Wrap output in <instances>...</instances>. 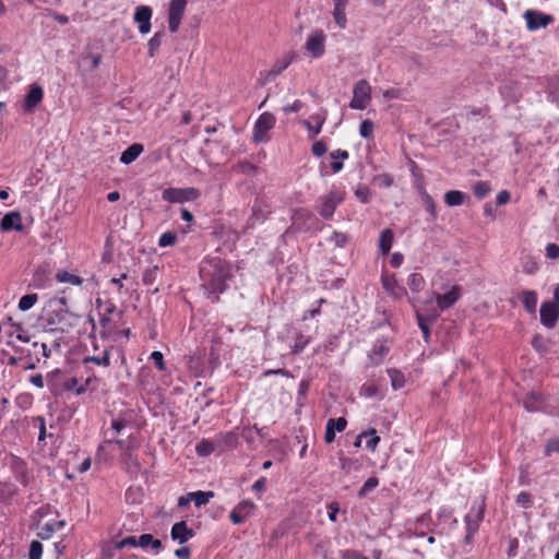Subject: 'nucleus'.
<instances>
[{
	"label": "nucleus",
	"instance_id": "nucleus-13",
	"mask_svg": "<svg viewBox=\"0 0 559 559\" xmlns=\"http://www.w3.org/2000/svg\"><path fill=\"white\" fill-rule=\"evenodd\" d=\"M255 506L250 500L239 502L230 512L229 519L234 524H241L252 514Z\"/></svg>",
	"mask_w": 559,
	"mask_h": 559
},
{
	"label": "nucleus",
	"instance_id": "nucleus-36",
	"mask_svg": "<svg viewBox=\"0 0 559 559\" xmlns=\"http://www.w3.org/2000/svg\"><path fill=\"white\" fill-rule=\"evenodd\" d=\"M388 373L391 379V385L394 390H400L405 385V377L401 371L396 369H389Z\"/></svg>",
	"mask_w": 559,
	"mask_h": 559
},
{
	"label": "nucleus",
	"instance_id": "nucleus-30",
	"mask_svg": "<svg viewBox=\"0 0 559 559\" xmlns=\"http://www.w3.org/2000/svg\"><path fill=\"white\" fill-rule=\"evenodd\" d=\"M151 546L154 550L159 551L162 549V542L155 539L151 534H142L139 536V547L147 548Z\"/></svg>",
	"mask_w": 559,
	"mask_h": 559
},
{
	"label": "nucleus",
	"instance_id": "nucleus-48",
	"mask_svg": "<svg viewBox=\"0 0 559 559\" xmlns=\"http://www.w3.org/2000/svg\"><path fill=\"white\" fill-rule=\"evenodd\" d=\"M310 340H311L310 336L299 335L296 338V342L292 347V352L294 354L301 353L306 348V346L310 343Z\"/></svg>",
	"mask_w": 559,
	"mask_h": 559
},
{
	"label": "nucleus",
	"instance_id": "nucleus-44",
	"mask_svg": "<svg viewBox=\"0 0 559 559\" xmlns=\"http://www.w3.org/2000/svg\"><path fill=\"white\" fill-rule=\"evenodd\" d=\"M57 531L56 524L51 522L45 523L43 526H40L38 532V537L41 539H49L53 532Z\"/></svg>",
	"mask_w": 559,
	"mask_h": 559
},
{
	"label": "nucleus",
	"instance_id": "nucleus-32",
	"mask_svg": "<svg viewBox=\"0 0 559 559\" xmlns=\"http://www.w3.org/2000/svg\"><path fill=\"white\" fill-rule=\"evenodd\" d=\"M215 443L206 439L201 440L195 447V451L200 456H209L215 451Z\"/></svg>",
	"mask_w": 559,
	"mask_h": 559
},
{
	"label": "nucleus",
	"instance_id": "nucleus-60",
	"mask_svg": "<svg viewBox=\"0 0 559 559\" xmlns=\"http://www.w3.org/2000/svg\"><path fill=\"white\" fill-rule=\"evenodd\" d=\"M326 151L328 148L323 141H317L312 144L311 152L317 157L323 156Z\"/></svg>",
	"mask_w": 559,
	"mask_h": 559
},
{
	"label": "nucleus",
	"instance_id": "nucleus-56",
	"mask_svg": "<svg viewBox=\"0 0 559 559\" xmlns=\"http://www.w3.org/2000/svg\"><path fill=\"white\" fill-rule=\"evenodd\" d=\"M423 200L426 211L435 218L437 216V210L432 198L429 194L425 193L423 195Z\"/></svg>",
	"mask_w": 559,
	"mask_h": 559
},
{
	"label": "nucleus",
	"instance_id": "nucleus-64",
	"mask_svg": "<svg viewBox=\"0 0 559 559\" xmlns=\"http://www.w3.org/2000/svg\"><path fill=\"white\" fill-rule=\"evenodd\" d=\"M329 508V519L332 522H335L337 519V513L340 512L338 503L337 502H331L328 506Z\"/></svg>",
	"mask_w": 559,
	"mask_h": 559
},
{
	"label": "nucleus",
	"instance_id": "nucleus-63",
	"mask_svg": "<svg viewBox=\"0 0 559 559\" xmlns=\"http://www.w3.org/2000/svg\"><path fill=\"white\" fill-rule=\"evenodd\" d=\"M330 156L334 160H341V159L344 160L349 157V154L347 151L338 148V150L331 152Z\"/></svg>",
	"mask_w": 559,
	"mask_h": 559
},
{
	"label": "nucleus",
	"instance_id": "nucleus-35",
	"mask_svg": "<svg viewBox=\"0 0 559 559\" xmlns=\"http://www.w3.org/2000/svg\"><path fill=\"white\" fill-rule=\"evenodd\" d=\"M407 285L409 286L411 290L418 293L424 288L425 280L421 274L412 273L407 278Z\"/></svg>",
	"mask_w": 559,
	"mask_h": 559
},
{
	"label": "nucleus",
	"instance_id": "nucleus-23",
	"mask_svg": "<svg viewBox=\"0 0 559 559\" xmlns=\"http://www.w3.org/2000/svg\"><path fill=\"white\" fill-rule=\"evenodd\" d=\"M390 346L386 341H377L369 354V358L373 365L382 362L383 358L388 355Z\"/></svg>",
	"mask_w": 559,
	"mask_h": 559
},
{
	"label": "nucleus",
	"instance_id": "nucleus-12",
	"mask_svg": "<svg viewBox=\"0 0 559 559\" xmlns=\"http://www.w3.org/2000/svg\"><path fill=\"white\" fill-rule=\"evenodd\" d=\"M153 15V10L148 5H139L135 8V12L133 15V20L139 24V32L143 35L150 33L151 31V19Z\"/></svg>",
	"mask_w": 559,
	"mask_h": 559
},
{
	"label": "nucleus",
	"instance_id": "nucleus-43",
	"mask_svg": "<svg viewBox=\"0 0 559 559\" xmlns=\"http://www.w3.org/2000/svg\"><path fill=\"white\" fill-rule=\"evenodd\" d=\"M490 190V186L485 181H477L473 186V193L477 199H484Z\"/></svg>",
	"mask_w": 559,
	"mask_h": 559
},
{
	"label": "nucleus",
	"instance_id": "nucleus-50",
	"mask_svg": "<svg viewBox=\"0 0 559 559\" xmlns=\"http://www.w3.org/2000/svg\"><path fill=\"white\" fill-rule=\"evenodd\" d=\"M43 555V545L38 540H33L29 545V559H40Z\"/></svg>",
	"mask_w": 559,
	"mask_h": 559
},
{
	"label": "nucleus",
	"instance_id": "nucleus-37",
	"mask_svg": "<svg viewBox=\"0 0 559 559\" xmlns=\"http://www.w3.org/2000/svg\"><path fill=\"white\" fill-rule=\"evenodd\" d=\"M333 19L336 25L344 29L347 26L346 8L333 7L332 11Z\"/></svg>",
	"mask_w": 559,
	"mask_h": 559
},
{
	"label": "nucleus",
	"instance_id": "nucleus-10",
	"mask_svg": "<svg viewBox=\"0 0 559 559\" xmlns=\"http://www.w3.org/2000/svg\"><path fill=\"white\" fill-rule=\"evenodd\" d=\"M524 19L530 31H537L539 28L546 27L554 21L551 15H547L534 10H526L524 12Z\"/></svg>",
	"mask_w": 559,
	"mask_h": 559
},
{
	"label": "nucleus",
	"instance_id": "nucleus-49",
	"mask_svg": "<svg viewBox=\"0 0 559 559\" xmlns=\"http://www.w3.org/2000/svg\"><path fill=\"white\" fill-rule=\"evenodd\" d=\"M373 133V123L370 120H364L359 127V134L364 139H369Z\"/></svg>",
	"mask_w": 559,
	"mask_h": 559
},
{
	"label": "nucleus",
	"instance_id": "nucleus-62",
	"mask_svg": "<svg viewBox=\"0 0 559 559\" xmlns=\"http://www.w3.org/2000/svg\"><path fill=\"white\" fill-rule=\"evenodd\" d=\"M510 192L507 191V190H502L498 193L497 195V199H496V202H497V205H504L507 204L509 201H510Z\"/></svg>",
	"mask_w": 559,
	"mask_h": 559
},
{
	"label": "nucleus",
	"instance_id": "nucleus-29",
	"mask_svg": "<svg viewBox=\"0 0 559 559\" xmlns=\"http://www.w3.org/2000/svg\"><path fill=\"white\" fill-rule=\"evenodd\" d=\"M189 497L192 498L195 507L200 508L210 502V500L214 497L213 491H194L189 492Z\"/></svg>",
	"mask_w": 559,
	"mask_h": 559
},
{
	"label": "nucleus",
	"instance_id": "nucleus-17",
	"mask_svg": "<svg viewBox=\"0 0 559 559\" xmlns=\"http://www.w3.org/2000/svg\"><path fill=\"white\" fill-rule=\"evenodd\" d=\"M461 297V292L457 286H453L449 292L445 294H436L435 298L438 305V308L441 311H444L452 307Z\"/></svg>",
	"mask_w": 559,
	"mask_h": 559
},
{
	"label": "nucleus",
	"instance_id": "nucleus-34",
	"mask_svg": "<svg viewBox=\"0 0 559 559\" xmlns=\"http://www.w3.org/2000/svg\"><path fill=\"white\" fill-rule=\"evenodd\" d=\"M417 317V321H418V326L419 329L421 330L423 334H424V337L426 340V342L429 341V337H430V330H429V326H430V323L436 319L435 317L432 318H429V317H425L420 313L417 312L416 314Z\"/></svg>",
	"mask_w": 559,
	"mask_h": 559
},
{
	"label": "nucleus",
	"instance_id": "nucleus-19",
	"mask_svg": "<svg viewBox=\"0 0 559 559\" xmlns=\"http://www.w3.org/2000/svg\"><path fill=\"white\" fill-rule=\"evenodd\" d=\"M347 421L344 417L337 419H329L326 423L324 440L326 443H332L335 440V432H342L345 430Z\"/></svg>",
	"mask_w": 559,
	"mask_h": 559
},
{
	"label": "nucleus",
	"instance_id": "nucleus-18",
	"mask_svg": "<svg viewBox=\"0 0 559 559\" xmlns=\"http://www.w3.org/2000/svg\"><path fill=\"white\" fill-rule=\"evenodd\" d=\"M313 219L314 215L305 209L296 210L292 216L293 226H295L298 230L309 229Z\"/></svg>",
	"mask_w": 559,
	"mask_h": 559
},
{
	"label": "nucleus",
	"instance_id": "nucleus-2",
	"mask_svg": "<svg viewBox=\"0 0 559 559\" xmlns=\"http://www.w3.org/2000/svg\"><path fill=\"white\" fill-rule=\"evenodd\" d=\"M200 197V191L195 188H167L163 191L162 198L169 203H183L195 201Z\"/></svg>",
	"mask_w": 559,
	"mask_h": 559
},
{
	"label": "nucleus",
	"instance_id": "nucleus-41",
	"mask_svg": "<svg viewBox=\"0 0 559 559\" xmlns=\"http://www.w3.org/2000/svg\"><path fill=\"white\" fill-rule=\"evenodd\" d=\"M547 91L551 100L559 102V75L549 79Z\"/></svg>",
	"mask_w": 559,
	"mask_h": 559
},
{
	"label": "nucleus",
	"instance_id": "nucleus-57",
	"mask_svg": "<svg viewBox=\"0 0 559 559\" xmlns=\"http://www.w3.org/2000/svg\"><path fill=\"white\" fill-rule=\"evenodd\" d=\"M551 453H559V437L548 440L545 445V455L549 456Z\"/></svg>",
	"mask_w": 559,
	"mask_h": 559
},
{
	"label": "nucleus",
	"instance_id": "nucleus-52",
	"mask_svg": "<svg viewBox=\"0 0 559 559\" xmlns=\"http://www.w3.org/2000/svg\"><path fill=\"white\" fill-rule=\"evenodd\" d=\"M124 547H139V537L136 536H128L116 544L117 549H121Z\"/></svg>",
	"mask_w": 559,
	"mask_h": 559
},
{
	"label": "nucleus",
	"instance_id": "nucleus-6",
	"mask_svg": "<svg viewBox=\"0 0 559 559\" xmlns=\"http://www.w3.org/2000/svg\"><path fill=\"white\" fill-rule=\"evenodd\" d=\"M275 126V117L271 112L260 115L253 128V141L262 143L267 140V132Z\"/></svg>",
	"mask_w": 559,
	"mask_h": 559
},
{
	"label": "nucleus",
	"instance_id": "nucleus-20",
	"mask_svg": "<svg viewBox=\"0 0 559 559\" xmlns=\"http://www.w3.org/2000/svg\"><path fill=\"white\" fill-rule=\"evenodd\" d=\"M0 227L4 231L9 230H23L22 217L19 212H10L3 216L0 223Z\"/></svg>",
	"mask_w": 559,
	"mask_h": 559
},
{
	"label": "nucleus",
	"instance_id": "nucleus-28",
	"mask_svg": "<svg viewBox=\"0 0 559 559\" xmlns=\"http://www.w3.org/2000/svg\"><path fill=\"white\" fill-rule=\"evenodd\" d=\"M238 437L234 432H227L218 438L219 450H228L237 447Z\"/></svg>",
	"mask_w": 559,
	"mask_h": 559
},
{
	"label": "nucleus",
	"instance_id": "nucleus-40",
	"mask_svg": "<svg viewBox=\"0 0 559 559\" xmlns=\"http://www.w3.org/2000/svg\"><path fill=\"white\" fill-rule=\"evenodd\" d=\"M362 437H369V439L366 442V447L369 450L374 451L376 448L378 447L379 442H380V437L377 436V431L374 429H370L368 431H364V432L360 433L359 439L362 438Z\"/></svg>",
	"mask_w": 559,
	"mask_h": 559
},
{
	"label": "nucleus",
	"instance_id": "nucleus-54",
	"mask_svg": "<svg viewBox=\"0 0 559 559\" xmlns=\"http://www.w3.org/2000/svg\"><path fill=\"white\" fill-rule=\"evenodd\" d=\"M378 393H379V389L373 383H365L360 388V394L364 395L365 397H373V396H377Z\"/></svg>",
	"mask_w": 559,
	"mask_h": 559
},
{
	"label": "nucleus",
	"instance_id": "nucleus-55",
	"mask_svg": "<svg viewBox=\"0 0 559 559\" xmlns=\"http://www.w3.org/2000/svg\"><path fill=\"white\" fill-rule=\"evenodd\" d=\"M355 195L360 200L362 203H368L370 200V189L366 186H360L356 189Z\"/></svg>",
	"mask_w": 559,
	"mask_h": 559
},
{
	"label": "nucleus",
	"instance_id": "nucleus-16",
	"mask_svg": "<svg viewBox=\"0 0 559 559\" xmlns=\"http://www.w3.org/2000/svg\"><path fill=\"white\" fill-rule=\"evenodd\" d=\"M44 97V91L39 85H32L28 90L24 102H23V110L25 112H33L34 109L41 103Z\"/></svg>",
	"mask_w": 559,
	"mask_h": 559
},
{
	"label": "nucleus",
	"instance_id": "nucleus-21",
	"mask_svg": "<svg viewBox=\"0 0 559 559\" xmlns=\"http://www.w3.org/2000/svg\"><path fill=\"white\" fill-rule=\"evenodd\" d=\"M325 120L326 111H324L323 114L312 115L309 120L304 121V124L309 132V139H313L321 132L322 126L324 124Z\"/></svg>",
	"mask_w": 559,
	"mask_h": 559
},
{
	"label": "nucleus",
	"instance_id": "nucleus-42",
	"mask_svg": "<svg viewBox=\"0 0 559 559\" xmlns=\"http://www.w3.org/2000/svg\"><path fill=\"white\" fill-rule=\"evenodd\" d=\"M38 300L37 294H27L23 296L19 301V309L21 311L29 310Z\"/></svg>",
	"mask_w": 559,
	"mask_h": 559
},
{
	"label": "nucleus",
	"instance_id": "nucleus-38",
	"mask_svg": "<svg viewBox=\"0 0 559 559\" xmlns=\"http://www.w3.org/2000/svg\"><path fill=\"white\" fill-rule=\"evenodd\" d=\"M84 362H94L98 366L108 367L110 365V353L106 349L100 356L85 357Z\"/></svg>",
	"mask_w": 559,
	"mask_h": 559
},
{
	"label": "nucleus",
	"instance_id": "nucleus-46",
	"mask_svg": "<svg viewBox=\"0 0 559 559\" xmlns=\"http://www.w3.org/2000/svg\"><path fill=\"white\" fill-rule=\"evenodd\" d=\"M373 182L380 188H389L393 183V177L389 174H380L373 177Z\"/></svg>",
	"mask_w": 559,
	"mask_h": 559
},
{
	"label": "nucleus",
	"instance_id": "nucleus-3",
	"mask_svg": "<svg viewBox=\"0 0 559 559\" xmlns=\"http://www.w3.org/2000/svg\"><path fill=\"white\" fill-rule=\"evenodd\" d=\"M371 99V86L367 80H359L353 90V98L349 103L352 109L364 110Z\"/></svg>",
	"mask_w": 559,
	"mask_h": 559
},
{
	"label": "nucleus",
	"instance_id": "nucleus-61",
	"mask_svg": "<svg viewBox=\"0 0 559 559\" xmlns=\"http://www.w3.org/2000/svg\"><path fill=\"white\" fill-rule=\"evenodd\" d=\"M547 258L555 260L559 258V246L557 243H548L546 247Z\"/></svg>",
	"mask_w": 559,
	"mask_h": 559
},
{
	"label": "nucleus",
	"instance_id": "nucleus-15",
	"mask_svg": "<svg viewBox=\"0 0 559 559\" xmlns=\"http://www.w3.org/2000/svg\"><path fill=\"white\" fill-rule=\"evenodd\" d=\"M485 503L481 501L478 506L474 504L465 516L466 531L477 532L480 522L484 519Z\"/></svg>",
	"mask_w": 559,
	"mask_h": 559
},
{
	"label": "nucleus",
	"instance_id": "nucleus-8",
	"mask_svg": "<svg viewBox=\"0 0 559 559\" xmlns=\"http://www.w3.org/2000/svg\"><path fill=\"white\" fill-rule=\"evenodd\" d=\"M187 0H170L168 10V28L171 33H176L179 29Z\"/></svg>",
	"mask_w": 559,
	"mask_h": 559
},
{
	"label": "nucleus",
	"instance_id": "nucleus-26",
	"mask_svg": "<svg viewBox=\"0 0 559 559\" xmlns=\"http://www.w3.org/2000/svg\"><path fill=\"white\" fill-rule=\"evenodd\" d=\"M142 152L143 146L141 144H132L126 151L122 152L120 156V162L124 165L131 164L140 156Z\"/></svg>",
	"mask_w": 559,
	"mask_h": 559
},
{
	"label": "nucleus",
	"instance_id": "nucleus-51",
	"mask_svg": "<svg viewBox=\"0 0 559 559\" xmlns=\"http://www.w3.org/2000/svg\"><path fill=\"white\" fill-rule=\"evenodd\" d=\"M348 237L346 234L341 231H334L330 237V241L333 242L336 247L343 248L347 243Z\"/></svg>",
	"mask_w": 559,
	"mask_h": 559
},
{
	"label": "nucleus",
	"instance_id": "nucleus-5",
	"mask_svg": "<svg viewBox=\"0 0 559 559\" xmlns=\"http://www.w3.org/2000/svg\"><path fill=\"white\" fill-rule=\"evenodd\" d=\"M71 317L73 314L64 308L50 311L47 317L49 330L64 332L72 326V323L69 321Z\"/></svg>",
	"mask_w": 559,
	"mask_h": 559
},
{
	"label": "nucleus",
	"instance_id": "nucleus-25",
	"mask_svg": "<svg viewBox=\"0 0 559 559\" xmlns=\"http://www.w3.org/2000/svg\"><path fill=\"white\" fill-rule=\"evenodd\" d=\"M394 235L393 231L389 228H385L381 231L379 238V250L383 255H386L393 245Z\"/></svg>",
	"mask_w": 559,
	"mask_h": 559
},
{
	"label": "nucleus",
	"instance_id": "nucleus-33",
	"mask_svg": "<svg viewBox=\"0 0 559 559\" xmlns=\"http://www.w3.org/2000/svg\"><path fill=\"white\" fill-rule=\"evenodd\" d=\"M56 280L59 283H69L71 285H81L83 283V280L74 274H71L67 271H60L56 275Z\"/></svg>",
	"mask_w": 559,
	"mask_h": 559
},
{
	"label": "nucleus",
	"instance_id": "nucleus-58",
	"mask_svg": "<svg viewBox=\"0 0 559 559\" xmlns=\"http://www.w3.org/2000/svg\"><path fill=\"white\" fill-rule=\"evenodd\" d=\"M383 286L388 289V290H391L392 293H394V289L395 288H399V290L402 293V294H406V290L404 287H401L397 285L396 281H395V277L394 276H391V277H386L383 280Z\"/></svg>",
	"mask_w": 559,
	"mask_h": 559
},
{
	"label": "nucleus",
	"instance_id": "nucleus-39",
	"mask_svg": "<svg viewBox=\"0 0 559 559\" xmlns=\"http://www.w3.org/2000/svg\"><path fill=\"white\" fill-rule=\"evenodd\" d=\"M165 33L164 32H157L154 34V36L148 40L147 48H148V55L150 57H154L158 48L160 47L163 37Z\"/></svg>",
	"mask_w": 559,
	"mask_h": 559
},
{
	"label": "nucleus",
	"instance_id": "nucleus-31",
	"mask_svg": "<svg viewBox=\"0 0 559 559\" xmlns=\"http://www.w3.org/2000/svg\"><path fill=\"white\" fill-rule=\"evenodd\" d=\"M117 311V307L114 302L107 301L104 304V310L100 312V325L106 329L110 322V316Z\"/></svg>",
	"mask_w": 559,
	"mask_h": 559
},
{
	"label": "nucleus",
	"instance_id": "nucleus-1",
	"mask_svg": "<svg viewBox=\"0 0 559 559\" xmlns=\"http://www.w3.org/2000/svg\"><path fill=\"white\" fill-rule=\"evenodd\" d=\"M203 280V287L210 295H214L213 300L218 299V294H222L227 285L226 281L230 276V266L227 262L219 258L206 259L200 270Z\"/></svg>",
	"mask_w": 559,
	"mask_h": 559
},
{
	"label": "nucleus",
	"instance_id": "nucleus-59",
	"mask_svg": "<svg viewBox=\"0 0 559 559\" xmlns=\"http://www.w3.org/2000/svg\"><path fill=\"white\" fill-rule=\"evenodd\" d=\"M150 358L154 361V364L158 370H160V371L165 370L166 367H165V362H164V355L162 352L154 350L151 354Z\"/></svg>",
	"mask_w": 559,
	"mask_h": 559
},
{
	"label": "nucleus",
	"instance_id": "nucleus-47",
	"mask_svg": "<svg viewBox=\"0 0 559 559\" xmlns=\"http://www.w3.org/2000/svg\"><path fill=\"white\" fill-rule=\"evenodd\" d=\"M177 241V235L175 233H170V231H167V233H164L160 235L159 239H158V246L159 247H168V246H174Z\"/></svg>",
	"mask_w": 559,
	"mask_h": 559
},
{
	"label": "nucleus",
	"instance_id": "nucleus-14",
	"mask_svg": "<svg viewBox=\"0 0 559 559\" xmlns=\"http://www.w3.org/2000/svg\"><path fill=\"white\" fill-rule=\"evenodd\" d=\"M293 55H285L283 58L276 60L272 68L265 73H261L262 83L266 84L272 82L278 74H281L285 69L289 67L293 61Z\"/></svg>",
	"mask_w": 559,
	"mask_h": 559
},
{
	"label": "nucleus",
	"instance_id": "nucleus-53",
	"mask_svg": "<svg viewBox=\"0 0 559 559\" xmlns=\"http://www.w3.org/2000/svg\"><path fill=\"white\" fill-rule=\"evenodd\" d=\"M516 503L525 509H528L532 507V496L527 491H521L516 496Z\"/></svg>",
	"mask_w": 559,
	"mask_h": 559
},
{
	"label": "nucleus",
	"instance_id": "nucleus-22",
	"mask_svg": "<svg viewBox=\"0 0 559 559\" xmlns=\"http://www.w3.org/2000/svg\"><path fill=\"white\" fill-rule=\"evenodd\" d=\"M171 538L180 544L188 542L193 537V531L188 528L185 521L177 522L171 527Z\"/></svg>",
	"mask_w": 559,
	"mask_h": 559
},
{
	"label": "nucleus",
	"instance_id": "nucleus-27",
	"mask_svg": "<svg viewBox=\"0 0 559 559\" xmlns=\"http://www.w3.org/2000/svg\"><path fill=\"white\" fill-rule=\"evenodd\" d=\"M466 194L459 190H450L444 194V202L448 206L462 205L466 200Z\"/></svg>",
	"mask_w": 559,
	"mask_h": 559
},
{
	"label": "nucleus",
	"instance_id": "nucleus-4",
	"mask_svg": "<svg viewBox=\"0 0 559 559\" xmlns=\"http://www.w3.org/2000/svg\"><path fill=\"white\" fill-rule=\"evenodd\" d=\"M344 200L343 193L336 190H331L329 193L320 198L318 205V212L323 218H331L336 207Z\"/></svg>",
	"mask_w": 559,
	"mask_h": 559
},
{
	"label": "nucleus",
	"instance_id": "nucleus-45",
	"mask_svg": "<svg viewBox=\"0 0 559 559\" xmlns=\"http://www.w3.org/2000/svg\"><path fill=\"white\" fill-rule=\"evenodd\" d=\"M379 485V480L377 477H369L362 487L358 491L359 497L366 496L368 492L372 491Z\"/></svg>",
	"mask_w": 559,
	"mask_h": 559
},
{
	"label": "nucleus",
	"instance_id": "nucleus-11",
	"mask_svg": "<svg viewBox=\"0 0 559 559\" xmlns=\"http://www.w3.org/2000/svg\"><path fill=\"white\" fill-rule=\"evenodd\" d=\"M270 213V204L263 200H257L252 206V214L247 222V228H254L258 223L264 222Z\"/></svg>",
	"mask_w": 559,
	"mask_h": 559
},
{
	"label": "nucleus",
	"instance_id": "nucleus-9",
	"mask_svg": "<svg viewBox=\"0 0 559 559\" xmlns=\"http://www.w3.org/2000/svg\"><path fill=\"white\" fill-rule=\"evenodd\" d=\"M540 323L548 328L552 329L559 319V305L551 301H545L540 307Z\"/></svg>",
	"mask_w": 559,
	"mask_h": 559
},
{
	"label": "nucleus",
	"instance_id": "nucleus-24",
	"mask_svg": "<svg viewBox=\"0 0 559 559\" xmlns=\"http://www.w3.org/2000/svg\"><path fill=\"white\" fill-rule=\"evenodd\" d=\"M521 302L528 313H535L537 307V294L534 290H523Z\"/></svg>",
	"mask_w": 559,
	"mask_h": 559
},
{
	"label": "nucleus",
	"instance_id": "nucleus-7",
	"mask_svg": "<svg viewBox=\"0 0 559 559\" xmlns=\"http://www.w3.org/2000/svg\"><path fill=\"white\" fill-rule=\"evenodd\" d=\"M325 39L324 32L317 29L308 36L305 48L313 58H321L325 52Z\"/></svg>",
	"mask_w": 559,
	"mask_h": 559
}]
</instances>
